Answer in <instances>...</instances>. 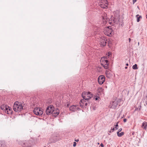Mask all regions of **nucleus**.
Listing matches in <instances>:
<instances>
[{"label": "nucleus", "mask_w": 147, "mask_h": 147, "mask_svg": "<svg viewBox=\"0 0 147 147\" xmlns=\"http://www.w3.org/2000/svg\"><path fill=\"white\" fill-rule=\"evenodd\" d=\"M59 140L57 138V136L55 135L52 136L50 138L51 143H54Z\"/></svg>", "instance_id": "1a4fd4ad"}, {"label": "nucleus", "mask_w": 147, "mask_h": 147, "mask_svg": "<svg viewBox=\"0 0 147 147\" xmlns=\"http://www.w3.org/2000/svg\"><path fill=\"white\" fill-rule=\"evenodd\" d=\"M147 127V122H144L142 124L141 127L143 128L144 129H146Z\"/></svg>", "instance_id": "f3484780"}, {"label": "nucleus", "mask_w": 147, "mask_h": 147, "mask_svg": "<svg viewBox=\"0 0 147 147\" xmlns=\"http://www.w3.org/2000/svg\"><path fill=\"white\" fill-rule=\"evenodd\" d=\"M126 66H128V65H129L128 64V63H126Z\"/></svg>", "instance_id": "ea45409f"}, {"label": "nucleus", "mask_w": 147, "mask_h": 147, "mask_svg": "<svg viewBox=\"0 0 147 147\" xmlns=\"http://www.w3.org/2000/svg\"><path fill=\"white\" fill-rule=\"evenodd\" d=\"M122 130V128H121L120 129H119V130H118V131L117 132H120V131H121Z\"/></svg>", "instance_id": "bb28decb"}, {"label": "nucleus", "mask_w": 147, "mask_h": 147, "mask_svg": "<svg viewBox=\"0 0 147 147\" xmlns=\"http://www.w3.org/2000/svg\"><path fill=\"white\" fill-rule=\"evenodd\" d=\"M136 17L137 18V22H139L140 21V19L142 18L141 16L138 14L136 16Z\"/></svg>", "instance_id": "6ab92c4d"}, {"label": "nucleus", "mask_w": 147, "mask_h": 147, "mask_svg": "<svg viewBox=\"0 0 147 147\" xmlns=\"http://www.w3.org/2000/svg\"><path fill=\"white\" fill-rule=\"evenodd\" d=\"M78 107L76 105H73L70 107L69 110L72 111H75L77 110Z\"/></svg>", "instance_id": "ddd939ff"}, {"label": "nucleus", "mask_w": 147, "mask_h": 147, "mask_svg": "<svg viewBox=\"0 0 147 147\" xmlns=\"http://www.w3.org/2000/svg\"><path fill=\"white\" fill-rule=\"evenodd\" d=\"M24 109L21 103L18 101L15 102L13 105V109L14 111L19 112Z\"/></svg>", "instance_id": "f257e3e1"}, {"label": "nucleus", "mask_w": 147, "mask_h": 147, "mask_svg": "<svg viewBox=\"0 0 147 147\" xmlns=\"http://www.w3.org/2000/svg\"><path fill=\"white\" fill-rule=\"evenodd\" d=\"M136 0H133V3L134 4L136 2Z\"/></svg>", "instance_id": "7c9ffc66"}, {"label": "nucleus", "mask_w": 147, "mask_h": 147, "mask_svg": "<svg viewBox=\"0 0 147 147\" xmlns=\"http://www.w3.org/2000/svg\"><path fill=\"white\" fill-rule=\"evenodd\" d=\"M127 119H123V121L124 122H125L127 121Z\"/></svg>", "instance_id": "c756f323"}, {"label": "nucleus", "mask_w": 147, "mask_h": 147, "mask_svg": "<svg viewBox=\"0 0 147 147\" xmlns=\"http://www.w3.org/2000/svg\"><path fill=\"white\" fill-rule=\"evenodd\" d=\"M118 122H117L116 125H115V128L116 129H118Z\"/></svg>", "instance_id": "393cba45"}, {"label": "nucleus", "mask_w": 147, "mask_h": 147, "mask_svg": "<svg viewBox=\"0 0 147 147\" xmlns=\"http://www.w3.org/2000/svg\"><path fill=\"white\" fill-rule=\"evenodd\" d=\"M106 58V57H103L102 58V59H105Z\"/></svg>", "instance_id": "f704fd0d"}, {"label": "nucleus", "mask_w": 147, "mask_h": 147, "mask_svg": "<svg viewBox=\"0 0 147 147\" xmlns=\"http://www.w3.org/2000/svg\"><path fill=\"white\" fill-rule=\"evenodd\" d=\"M98 144H99V143H98Z\"/></svg>", "instance_id": "09e8293b"}, {"label": "nucleus", "mask_w": 147, "mask_h": 147, "mask_svg": "<svg viewBox=\"0 0 147 147\" xmlns=\"http://www.w3.org/2000/svg\"><path fill=\"white\" fill-rule=\"evenodd\" d=\"M99 90H100V91H101L102 92V88H100V89L99 90H98V91H99Z\"/></svg>", "instance_id": "2f4dec72"}, {"label": "nucleus", "mask_w": 147, "mask_h": 147, "mask_svg": "<svg viewBox=\"0 0 147 147\" xmlns=\"http://www.w3.org/2000/svg\"><path fill=\"white\" fill-rule=\"evenodd\" d=\"M59 111L58 109H57L55 110H54V109H53V110L52 111V114L53 116L56 117L59 114Z\"/></svg>", "instance_id": "f8f14e48"}, {"label": "nucleus", "mask_w": 147, "mask_h": 147, "mask_svg": "<svg viewBox=\"0 0 147 147\" xmlns=\"http://www.w3.org/2000/svg\"><path fill=\"white\" fill-rule=\"evenodd\" d=\"M117 136L119 137H121L124 135V132H121L120 133L119 132H117Z\"/></svg>", "instance_id": "aec40b11"}, {"label": "nucleus", "mask_w": 147, "mask_h": 147, "mask_svg": "<svg viewBox=\"0 0 147 147\" xmlns=\"http://www.w3.org/2000/svg\"><path fill=\"white\" fill-rule=\"evenodd\" d=\"M105 80V77L103 75L100 76L98 80V83H104Z\"/></svg>", "instance_id": "9b49d317"}, {"label": "nucleus", "mask_w": 147, "mask_h": 147, "mask_svg": "<svg viewBox=\"0 0 147 147\" xmlns=\"http://www.w3.org/2000/svg\"><path fill=\"white\" fill-rule=\"evenodd\" d=\"M118 21L119 20L117 18L116 19L115 18L114 19H113V20L114 22L116 24H117L118 23Z\"/></svg>", "instance_id": "412c9836"}, {"label": "nucleus", "mask_w": 147, "mask_h": 147, "mask_svg": "<svg viewBox=\"0 0 147 147\" xmlns=\"http://www.w3.org/2000/svg\"><path fill=\"white\" fill-rule=\"evenodd\" d=\"M88 105V103L87 102H86L85 103V105L86 106H87Z\"/></svg>", "instance_id": "e433bc0d"}, {"label": "nucleus", "mask_w": 147, "mask_h": 147, "mask_svg": "<svg viewBox=\"0 0 147 147\" xmlns=\"http://www.w3.org/2000/svg\"><path fill=\"white\" fill-rule=\"evenodd\" d=\"M76 142H74V144H73V146L74 147H75L76 146Z\"/></svg>", "instance_id": "a878e982"}, {"label": "nucleus", "mask_w": 147, "mask_h": 147, "mask_svg": "<svg viewBox=\"0 0 147 147\" xmlns=\"http://www.w3.org/2000/svg\"><path fill=\"white\" fill-rule=\"evenodd\" d=\"M75 141L77 142H78L79 141V140L78 139L75 140Z\"/></svg>", "instance_id": "c9c22d12"}, {"label": "nucleus", "mask_w": 147, "mask_h": 147, "mask_svg": "<svg viewBox=\"0 0 147 147\" xmlns=\"http://www.w3.org/2000/svg\"><path fill=\"white\" fill-rule=\"evenodd\" d=\"M129 92L126 90H123L122 92V94L123 95H128L129 94Z\"/></svg>", "instance_id": "a211bd4d"}, {"label": "nucleus", "mask_w": 147, "mask_h": 147, "mask_svg": "<svg viewBox=\"0 0 147 147\" xmlns=\"http://www.w3.org/2000/svg\"><path fill=\"white\" fill-rule=\"evenodd\" d=\"M99 98V97L98 96H96V97L95 98V100H98V98Z\"/></svg>", "instance_id": "cd10ccee"}, {"label": "nucleus", "mask_w": 147, "mask_h": 147, "mask_svg": "<svg viewBox=\"0 0 147 147\" xmlns=\"http://www.w3.org/2000/svg\"><path fill=\"white\" fill-rule=\"evenodd\" d=\"M102 16L103 22L104 23L106 24L108 21V19L107 18V14L105 13L103 14Z\"/></svg>", "instance_id": "4468645a"}, {"label": "nucleus", "mask_w": 147, "mask_h": 147, "mask_svg": "<svg viewBox=\"0 0 147 147\" xmlns=\"http://www.w3.org/2000/svg\"><path fill=\"white\" fill-rule=\"evenodd\" d=\"M138 46L139 45V42H138Z\"/></svg>", "instance_id": "a18cd8bd"}, {"label": "nucleus", "mask_w": 147, "mask_h": 147, "mask_svg": "<svg viewBox=\"0 0 147 147\" xmlns=\"http://www.w3.org/2000/svg\"><path fill=\"white\" fill-rule=\"evenodd\" d=\"M118 105L117 100H116L111 102L109 107L111 108L114 109L117 107Z\"/></svg>", "instance_id": "423d86ee"}, {"label": "nucleus", "mask_w": 147, "mask_h": 147, "mask_svg": "<svg viewBox=\"0 0 147 147\" xmlns=\"http://www.w3.org/2000/svg\"><path fill=\"white\" fill-rule=\"evenodd\" d=\"M54 109V107L53 105H51L49 106L48 107L46 110V113L47 115H49L52 114V111Z\"/></svg>", "instance_id": "20e7f679"}, {"label": "nucleus", "mask_w": 147, "mask_h": 147, "mask_svg": "<svg viewBox=\"0 0 147 147\" xmlns=\"http://www.w3.org/2000/svg\"><path fill=\"white\" fill-rule=\"evenodd\" d=\"M113 31L112 29L110 28H109V27H108L107 28H106L105 33L106 35L110 36V35H111Z\"/></svg>", "instance_id": "9d476101"}, {"label": "nucleus", "mask_w": 147, "mask_h": 147, "mask_svg": "<svg viewBox=\"0 0 147 147\" xmlns=\"http://www.w3.org/2000/svg\"><path fill=\"white\" fill-rule=\"evenodd\" d=\"M146 18L147 19V15H146Z\"/></svg>", "instance_id": "de8ad7c7"}, {"label": "nucleus", "mask_w": 147, "mask_h": 147, "mask_svg": "<svg viewBox=\"0 0 147 147\" xmlns=\"http://www.w3.org/2000/svg\"><path fill=\"white\" fill-rule=\"evenodd\" d=\"M86 92H84L82 93V97L84 99L85 97H86Z\"/></svg>", "instance_id": "5701e85b"}, {"label": "nucleus", "mask_w": 147, "mask_h": 147, "mask_svg": "<svg viewBox=\"0 0 147 147\" xmlns=\"http://www.w3.org/2000/svg\"><path fill=\"white\" fill-rule=\"evenodd\" d=\"M132 68L134 69H138L137 67V64H135L134 65L132 66Z\"/></svg>", "instance_id": "4be33fe9"}, {"label": "nucleus", "mask_w": 147, "mask_h": 147, "mask_svg": "<svg viewBox=\"0 0 147 147\" xmlns=\"http://www.w3.org/2000/svg\"><path fill=\"white\" fill-rule=\"evenodd\" d=\"M8 106L5 105H2L1 106V109L4 111L5 112V111H7V107Z\"/></svg>", "instance_id": "dca6fc26"}, {"label": "nucleus", "mask_w": 147, "mask_h": 147, "mask_svg": "<svg viewBox=\"0 0 147 147\" xmlns=\"http://www.w3.org/2000/svg\"><path fill=\"white\" fill-rule=\"evenodd\" d=\"M102 63H101V64L103 65V67L105 69H107L108 67V61L107 60H104L102 61Z\"/></svg>", "instance_id": "0eeeda50"}, {"label": "nucleus", "mask_w": 147, "mask_h": 147, "mask_svg": "<svg viewBox=\"0 0 147 147\" xmlns=\"http://www.w3.org/2000/svg\"><path fill=\"white\" fill-rule=\"evenodd\" d=\"M97 2L98 3L99 5L102 8L106 9L108 7L107 0H97Z\"/></svg>", "instance_id": "f03ea898"}, {"label": "nucleus", "mask_w": 147, "mask_h": 147, "mask_svg": "<svg viewBox=\"0 0 147 147\" xmlns=\"http://www.w3.org/2000/svg\"><path fill=\"white\" fill-rule=\"evenodd\" d=\"M86 97H85L84 99L86 100H88L90 99L92 97V94L90 92H86Z\"/></svg>", "instance_id": "6e6552de"}, {"label": "nucleus", "mask_w": 147, "mask_h": 147, "mask_svg": "<svg viewBox=\"0 0 147 147\" xmlns=\"http://www.w3.org/2000/svg\"><path fill=\"white\" fill-rule=\"evenodd\" d=\"M141 108V106H140V108H139V110H140Z\"/></svg>", "instance_id": "37998d69"}, {"label": "nucleus", "mask_w": 147, "mask_h": 147, "mask_svg": "<svg viewBox=\"0 0 147 147\" xmlns=\"http://www.w3.org/2000/svg\"><path fill=\"white\" fill-rule=\"evenodd\" d=\"M112 130H113V131L115 130H116V129L115 128H113V129H112Z\"/></svg>", "instance_id": "72a5a7b5"}, {"label": "nucleus", "mask_w": 147, "mask_h": 147, "mask_svg": "<svg viewBox=\"0 0 147 147\" xmlns=\"http://www.w3.org/2000/svg\"><path fill=\"white\" fill-rule=\"evenodd\" d=\"M129 42H130L131 41V39L130 38H129Z\"/></svg>", "instance_id": "58836bf2"}, {"label": "nucleus", "mask_w": 147, "mask_h": 147, "mask_svg": "<svg viewBox=\"0 0 147 147\" xmlns=\"http://www.w3.org/2000/svg\"><path fill=\"white\" fill-rule=\"evenodd\" d=\"M33 113L36 115H42L43 113L42 109H40L39 108H35L33 111Z\"/></svg>", "instance_id": "7ed1b4c3"}, {"label": "nucleus", "mask_w": 147, "mask_h": 147, "mask_svg": "<svg viewBox=\"0 0 147 147\" xmlns=\"http://www.w3.org/2000/svg\"><path fill=\"white\" fill-rule=\"evenodd\" d=\"M110 55V54L109 53L108 56H109Z\"/></svg>", "instance_id": "a19ab883"}, {"label": "nucleus", "mask_w": 147, "mask_h": 147, "mask_svg": "<svg viewBox=\"0 0 147 147\" xmlns=\"http://www.w3.org/2000/svg\"><path fill=\"white\" fill-rule=\"evenodd\" d=\"M146 102H145V104L146 105H147V99H146Z\"/></svg>", "instance_id": "4c0bfd02"}, {"label": "nucleus", "mask_w": 147, "mask_h": 147, "mask_svg": "<svg viewBox=\"0 0 147 147\" xmlns=\"http://www.w3.org/2000/svg\"><path fill=\"white\" fill-rule=\"evenodd\" d=\"M4 146L3 142L2 141H0V147H4Z\"/></svg>", "instance_id": "b1692460"}, {"label": "nucleus", "mask_w": 147, "mask_h": 147, "mask_svg": "<svg viewBox=\"0 0 147 147\" xmlns=\"http://www.w3.org/2000/svg\"><path fill=\"white\" fill-rule=\"evenodd\" d=\"M113 130H112V128H111V129L110 130V132H113Z\"/></svg>", "instance_id": "473e14b6"}, {"label": "nucleus", "mask_w": 147, "mask_h": 147, "mask_svg": "<svg viewBox=\"0 0 147 147\" xmlns=\"http://www.w3.org/2000/svg\"><path fill=\"white\" fill-rule=\"evenodd\" d=\"M100 44L101 46L104 47L107 44V40L104 38L99 39Z\"/></svg>", "instance_id": "39448f33"}, {"label": "nucleus", "mask_w": 147, "mask_h": 147, "mask_svg": "<svg viewBox=\"0 0 147 147\" xmlns=\"http://www.w3.org/2000/svg\"><path fill=\"white\" fill-rule=\"evenodd\" d=\"M100 94V92H98V95H99Z\"/></svg>", "instance_id": "79ce46f5"}, {"label": "nucleus", "mask_w": 147, "mask_h": 147, "mask_svg": "<svg viewBox=\"0 0 147 147\" xmlns=\"http://www.w3.org/2000/svg\"><path fill=\"white\" fill-rule=\"evenodd\" d=\"M46 147L45 146V147Z\"/></svg>", "instance_id": "8fccbe9b"}, {"label": "nucleus", "mask_w": 147, "mask_h": 147, "mask_svg": "<svg viewBox=\"0 0 147 147\" xmlns=\"http://www.w3.org/2000/svg\"><path fill=\"white\" fill-rule=\"evenodd\" d=\"M125 69H127V67H125Z\"/></svg>", "instance_id": "c03bdc74"}, {"label": "nucleus", "mask_w": 147, "mask_h": 147, "mask_svg": "<svg viewBox=\"0 0 147 147\" xmlns=\"http://www.w3.org/2000/svg\"><path fill=\"white\" fill-rule=\"evenodd\" d=\"M100 84V85H102L103 83H99Z\"/></svg>", "instance_id": "49530a36"}, {"label": "nucleus", "mask_w": 147, "mask_h": 147, "mask_svg": "<svg viewBox=\"0 0 147 147\" xmlns=\"http://www.w3.org/2000/svg\"><path fill=\"white\" fill-rule=\"evenodd\" d=\"M5 113L8 114H11L12 113V109L8 106H7V111H5Z\"/></svg>", "instance_id": "2eb2a0df"}, {"label": "nucleus", "mask_w": 147, "mask_h": 147, "mask_svg": "<svg viewBox=\"0 0 147 147\" xmlns=\"http://www.w3.org/2000/svg\"><path fill=\"white\" fill-rule=\"evenodd\" d=\"M100 146H101V147H103L104 146V145L102 143H101L100 144Z\"/></svg>", "instance_id": "c85d7f7f"}]
</instances>
